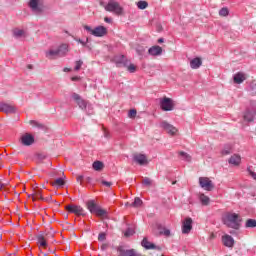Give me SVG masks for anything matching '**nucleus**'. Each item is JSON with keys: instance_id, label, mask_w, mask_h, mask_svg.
Listing matches in <instances>:
<instances>
[{"instance_id": "nucleus-50", "label": "nucleus", "mask_w": 256, "mask_h": 256, "mask_svg": "<svg viewBox=\"0 0 256 256\" xmlns=\"http://www.w3.org/2000/svg\"><path fill=\"white\" fill-rule=\"evenodd\" d=\"M248 172H249V175H251L252 179H254V181H256V173L251 171V169L248 168Z\"/></svg>"}, {"instance_id": "nucleus-56", "label": "nucleus", "mask_w": 256, "mask_h": 256, "mask_svg": "<svg viewBox=\"0 0 256 256\" xmlns=\"http://www.w3.org/2000/svg\"><path fill=\"white\" fill-rule=\"evenodd\" d=\"M164 42H165V39H163V38L158 39V43H164Z\"/></svg>"}, {"instance_id": "nucleus-26", "label": "nucleus", "mask_w": 256, "mask_h": 256, "mask_svg": "<svg viewBox=\"0 0 256 256\" xmlns=\"http://www.w3.org/2000/svg\"><path fill=\"white\" fill-rule=\"evenodd\" d=\"M83 28L85 31H87L90 35H94V37H97V27L92 28L89 25H84Z\"/></svg>"}, {"instance_id": "nucleus-1", "label": "nucleus", "mask_w": 256, "mask_h": 256, "mask_svg": "<svg viewBox=\"0 0 256 256\" xmlns=\"http://www.w3.org/2000/svg\"><path fill=\"white\" fill-rule=\"evenodd\" d=\"M222 223L230 229L239 231L241 229V216L234 212H228L222 217Z\"/></svg>"}, {"instance_id": "nucleus-2", "label": "nucleus", "mask_w": 256, "mask_h": 256, "mask_svg": "<svg viewBox=\"0 0 256 256\" xmlns=\"http://www.w3.org/2000/svg\"><path fill=\"white\" fill-rule=\"evenodd\" d=\"M69 53V44L63 43L59 46H51L45 51L47 59H55L57 57H65Z\"/></svg>"}, {"instance_id": "nucleus-8", "label": "nucleus", "mask_w": 256, "mask_h": 256, "mask_svg": "<svg viewBox=\"0 0 256 256\" xmlns=\"http://www.w3.org/2000/svg\"><path fill=\"white\" fill-rule=\"evenodd\" d=\"M20 142L24 147H31L35 143V137L29 133L23 134L20 138Z\"/></svg>"}, {"instance_id": "nucleus-37", "label": "nucleus", "mask_w": 256, "mask_h": 256, "mask_svg": "<svg viewBox=\"0 0 256 256\" xmlns=\"http://www.w3.org/2000/svg\"><path fill=\"white\" fill-rule=\"evenodd\" d=\"M143 205V200L141 198H135L134 202L132 203V207H141Z\"/></svg>"}, {"instance_id": "nucleus-10", "label": "nucleus", "mask_w": 256, "mask_h": 256, "mask_svg": "<svg viewBox=\"0 0 256 256\" xmlns=\"http://www.w3.org/2000/svg\"><path fill=\"white\" fill-rule=\"evenodd\" d=\"M191 229H193V219L191 218H186L182 224V233L184 235H187L191 233Z\"/></svg>"}, {"instance_id": "nucleus-6", "label": "nucleus", "mask_w": 256, "mask_h": 256, "mask_svg": "<svg viewBox=\"0 0 256 256\" xmlns=\"http://www.w3.org/2000/svg\"><path fill=\"white\" fill-rule=\"evenodd\" d=\"M199 185L205 191H213L215 186L213 185V181H211L208 177H200Z\"/></svg>"}, {"instance_id": "nucleus-18", "label": "nucleus", "mask_w": 256, "mask_h": 256, "mask_svg": "<svg viewBox=\"0 0 256 256\" xmlns=\"http://www.w3.org/2000/svg\"><path fill=\"white\" fill-rule=\"evenodd\" d=\"M133 160L138 163V165H147V156L145 154H136L133 157Z\"/></svg>"}, {"instance_id": "nucleus-59", "label": "nucleus", "mask_w": 256, "mask_h": 256, "mask_svg": "<svg viewBox=\"0 0 256 256\" xmlns=\"http://www.w3.org/2000/svg\"><path fill=\"white\" fill-rule=\"evenodd\" d=\"M235 233H236V232H235V229L230 231V234H231V235H235Z\"/></svg>"}, {"instance_id": "nucleus-60", "label": "nucleus", "mask_w": 256, "mask_h": 256, "mask_svg": "<svg viewBox=\"0 0 256 256\" xmlns=\"http://www.w3.org/2000/svg\"><path fill=\"white\" fill-rule=\"evenodd\" d=\"M28 69H33V66L32 65H28Z\"/></svg>"}, {"instance_id": "nucleus-45", "label": "nucleus", "mask_w": 256, "mask_h": 256, "mask_svg": "<svg viewBox=\"0 0 256 256\" xmlns=\"http://www.w3.org/2000/svg\"><path fill=\"white\" fill-rule=\"evenodd\" d=\"M105 239H107V233L100 232L98 235V241H105Z\"/></svg>"}, {"instance_id": "nucleus-17", "label": "nucleus", "mask_w": 256, "mask_h": 256, "mask_svg": "<svg viewBox=\"0 0 256 256\" xmlns=\"http://www.w3.org/2000/svg\"><path fill=\"white\" fill-rule=\"evenodd\" d=\"M148 53L152 57H158L161 55V53H163V48H161V46H152L148 49Z\"/></svg>"}, {"instance_id": "nucleus-46", "label": "nucleus", "mask_w": 256, "mask_h": 256, "mask_svg": "<svg viewBox=\"0 0 256 256\" xmlns=\"http://www.w3.org/2000/svg\"><path fill=\"white\" fill-rule=\"evenodd\" d=\"M105 169V164L101 161H97V171H103Z\"/></svg>"}, {"instance_id": "nucleus-5", "label": "nucleus", "mask_w": 256, "mask_h": 256, "mask_svg": "<svg viewBox=\"0 0 256 256\" xmlns=\"http://www.w3.org/2000/svg\"><path fill=\"white\" fill-rule=\"evenodd\" d=\"M160 109H162V111H173V109H175V103L173 102V99L167 97L161 98Z\"/></svg>"}, {"instance_id": "nucleus-61", "label": "nucleus", "mask_w": 256, "mask_h": 256, "mask_svg": "<svg viewBox=\"0 0 256 256\" xmlns=\"http://www.w3.org/2000/svg\"><path fill=\"white\" fill-rule=\"evenodd\" d=\"M70 71L69 68H64V72Z\"/></svg>"}, {"instance_id": "nucleus-33", "label": "nucleus", "mask_w": 256, "mask_h": 256, "mask_svg": "<svg viewBox=\"0 0 256 256\" xmlns=\"http://www.w3.org/2000/svg\"><path fill=\"white\" fill-rule=\"evenodd\" d=\"M98 183H100V185H102V187H111V185H113V182H109L103 178H99L98 179Z\"/></svg>"}, {"instance_id": "nucleus-22", "label": "nucleus", "mask_w": 256, "mask_h": 256, "mask_svg": "<svg viewBox=\"0 0 256 256\" xmlns=\"http://www.w3.org/2000/svg\"><path fill=\"white\" fill-rule=\"evenodd\" d=\"M142 247H144V249H159V246H156L155 244L149 242V240H147V238H144L141 242Z\"/></svg>"}, {"instance_id": "nucleus-41", "label": "nucleus", "mask_w": 256, "mask_h": 256, "mask_svg": "<svg viewBox=\"0 0 256 256\" xmlns=\"http://www.w3.org/2000/svg\"><path fill=\"white\" fill-rule=\"evenodd\" d=\"M45 159H47V155H45L43 153L37 154L38 163H41L42 161H45Z\"/></svg>"}, {"instance_id": "nucleus-29", "label": "nucleus", "mask_w": 256, "mask_h": 256, "mask_svg": "<svg viewBox=\"0 0 256 256\" xmlns=\"http://www.w3.org/2000/svg\"><path fill=\"white\" fill-rule=\"evenodd\" d=\"M52 187H63L65 185V180L63 178H57L54 182H50Z\"/></svg>"}, {"instance_id": "nucleus-27", "label": "nucleus", "mask_w": 256, "mask_h": 256, "mask_svg": "<svg viewBox=\"0 0 256 256\" xmlns=\"http://www.w3.org/2000/svg\"><path fill=\"white\" fill-rule=\"evenodd\" d=\"M13 35L16 37V39H20V37H25L27 34H26L25 30L16 28L13 30Z\"/></svg>"}, {"instance_id": "nucleus-38", "label": "nucleus", "mask_w": 256, "mask_h": 256, "mask_svg": "<svg viewBox=\"0 0 256 256\" xmlns=\"http://www.w3.org/2000/svg\"><path fill=\"white\" fill-rule=\"evenodd\" d=\"M227 15H229V9H227V8L220 9V11H219L220 17H227Z\"/></svg>"}, {"instance_id": "nucleus-34", "label": "nucleus", "mask_w": 256, "mask_h": 256, "mask_svg": "<svg viewBox=\"0 0 256 256\" xmlns=\"http://www.w3.org/2000/svg\"><path fill=\"white\" fill-rule=\"evenodd\" d=\"M145 51H146V48L143 46L136 47V52L138 53L139 57H145V54H144Z\"/></svg>"}, {"instance_id": "nucleus-48", "label": "nucleus", "mask_w": 256, "mask_h": 256, "mask_svg": "<svg viewBox=\"0 0 256 256\" xmlns=\"http://www.w3.org/2000/svg\"><path fill=\"white\" fill-rule=\"evenodd\" d=\"M161 233H162V235H165V237H169V235H171V230L164 229Z\"/></svg>"}, {"instance_id": "nucleus-58", "label": "nucleus", "mask_w": 256, "mask_h": 256, "mask_svg": "<svg viewBox=\"0 0 256 256\" xmlns=\"http://www.w3.org/2000/svg\"><path fill=\"white\" fill-rule=\"evenodd\" d=\"M72 81H79V78H77V77H72Z\"/></svg>"}, {"instance_id": "nucleus-36", "label": "nucleus", "mask_w": 256, "mask_h": 256, "mask_svg": "<svg viewBox=\"0 0 256 256\" xmlns=\"http://www.w3.org/2000/svg\"><path fill=\"white\" fill-rule=\"evenodd\" d=\"M246 228H254L256 227V220L254 219H248L245 224Z\"/></svg>"}, {"instance_id": "nucleus-47", "label": "nucleus", "mask_w": 256, "mask_h": 256, "mask_svg": "<svg viewBox=\"0 0 256 256\" xmlns=\"http://www.w3.org/2000/svg\"><path fill=\"white\" fill-rule=\"evenodd\" d=\"M83 65V61L79 60L75 62V71H79L81 69V66Z\"/></svg>"}, {"instance_id": "nucleus-35", "label": "nucleus", "mask_w": 256, "mask_h": 256, "mask_svg": "<svg viewBox=\"0 0 256 256\" xmlns=\"http://www.w3.org/2000/svg\"><path fill=\"white\" fill-rule=\"evenodd\" d=\"M38 243L40 247H47V241H45V237L43 235L38 236Z\"/></svg>"}, {"instance_id": "nucleus-16", "label": "nucleus", "mask_w": 256, "mask_h": 256, "mask_svg": "<svg viewBox=\"0 0 256 256\" xmlns=\"http://www.w3.org/2000/svg\"><path fill=\"white\" fill-rule=\"evenodd\" d=\"M222 243L225 247H233L235 245V239L231 235L225 234L222 236Z\"/></svg>"}, {"instance_id": "nucleus-44", "label": "nucleus", "mask_w": 256, "mask_h": 256, "mask_svg": "<svg viewBox=\"0 0 256 256\" xmlns=\"http://www.w3.org/2000/svg\"><path fill=\"white\" fill-rule=\"evenodd\" d=\"M124 67H127L129 73H135L136 71V67L133 64H127V66H124Z\"/></svg>"}, {"instance_id": "nucleus-30", "label": "nucleus", "mask_w": 256, "mask_h": 256, "mask_svg": "<svg viewBox=\"0 0 256 256\" xmlns=\"http://www.w3.org/2000/svg\"><path fill=\"white\" fill-rule=\"evenodd\" d=\"M179 157L182 159V161H186L187 163H190L191 161V155L184 151L179 152Z\"/></svg>"}, {"instance_id": "nucleus-7", "label": "nucleus", "mask_w": 256, "mask_h": 256, "mask_svg": "<svg viewBox=\"0 0 256 256\" xmlns=\"http://www.w3.org/2000/svg\"><path fill=\"white\" fill-rule=\"evenodd\" d=\"M65 209L68 211V213H73L74 215H85V210L79 205L70 204L67 205Z\"/></svg>"}, {"instance_id": "nucleus-54", "label": "nucleus", "mask_w": 256, "mask_h": 256, "mask_svg": "<svg viewBox=\"0 0 256 256\" xmlns=\"http://www.w3.org/2000/svg\"><path fill=\"white\" fill-rule=\"evenodd\" d=\"M104 137H105V139H109V137H110V134H109V132H107V131H104Z\"/></svg>"}, {"instance_id": "nucleus-21", "label": "nucleus", "mask_w": 256, "mask_h": 256, "mask_svg": "<svg viewBox=\"0 0 256 256\" xmlns=\"http://www.w3.org/2000/svg\"><path fill=\"white\" fill-rule=\"evenodd\" d=\"M256 117V111H246L244 114V121H247L248 123H251Z\"/></svg>"}, {"instance_id": "nucleus-62", "label": "nucleus", "mask_w": 256, "mask_h": 256, "mask_svg": "<svg viewBox=\"0 0 256 256\" xmlns=\"http://www.w3.org/2000/svg\"><path fill=\"white\" fill-rule=\"evenodd\" d=\"M100 5H103V2H102V1H100Z\"/></svg>"}, {"instance_id": "nucleus-23", "label": "nucleus", "mask_w": 256, "mask_h": 256, "mask_svg": "<svg viewBox=\"0 0 256 256\" xmlns=\"http://www.w3.org/2000/svg\"><path fill=\"white\" fill-rule=\"evenodd\" d=\"M201 65H203V62L200 60V58H194L190 61L191 69H199Z\"/></svg>"}, {"instance_id": "nucleus-31", "label": "nucleus", "mask_w": 256, "mask_h": 256, "mask_svg": "<svg viewBox=\"0 0 256 256\" xmlns=\"http://www.w3.org/2000/svg\"><path fill=\"white\" fill-rule=\"evenodd\" d=\"M107 28L105 26H97V37H105Z\"/></svg>"}, {"instance_id": "nucleus-57", "label": "nucleus", "mask_w": 256, "mask_h": 256, "mask_svg": "<svg viewBox=\"0 0 256 256\" xmlns=\"http://www.w3.org/2000/svg\"><path fill=\"white\" fill-rule=\"evenodd\" d=\"M101 249L102 251H105V249H107V245L106 244L102 245Z\"/></svg>"}, {"instance_id": "nucleus-32", "label": "nucleus", "mask_w": 256, "mask_h": 256, "mask_svg": "<svg viewBox=\"0 0 256 256\" xmlns=\"http://www.w3.org/2000/svg\"><path fill=\"white\" fill-rule=\"evenodd\" d=\"M136 5H137L138 9H141V10L147 9V7H149V3H147V1H143V0L138 1Z\"/></svg>"}, {"instance_id": "nucleus-15", "label": "nucleus", "mask_w": 256, "mask_h": 256, "mask_svg": "<svg viewBox=\"0 0 256 256\" xmlns=\"http://www.w3.org/2000/svg\"><path fill=\"white\" fill-rule=\"evenodd\" d=\"M86 207L92 215H97V200H88L86 202Z\"/></svg>"}, {"instance_id": "nucleus-19", "label": "nucleus", "mask_w": 256, "mask_h": 256, "mask_svg": "<svg viewBox=\"0 0 256 256\" xmlns=\"http://www.w3.org/2000/svg\"><path fill=\"white\" fill-rule=\"evenodd\" d=\"M76 181L80 185H83V181H85V183H87L88 185H93V178L89 176L84 177L83 175H78L76 177Z\"/></svg>"}, {"instance_id": "nucleus-55", "label": "nucleus", "mask_w": 256, "mask_h": 256, "mask_svg": "<svg viewBox=\"0 0 256 256\" xmlns=\"http://www.w3.org/2000/svg\"><path fill=\"white\" fill-rule=\"evenodd\" d=\"M30 124H31V125H36V126H38L37 122H36V121H33V120L30 121Z\"/></svg>"}, {"instance_id": "nucleus-52", "label": "nucleus", "mask_w": 256, "mask_h": 256, "mask_svg": "<svg viewBox=\"0 0 256 256\" xmlns=\"http://www.w3.org/2000/svg\"><path fill=\"white\" fill-rule=\"evenodd\" d=\"M92 167H93L94 171H97V161L93 162Z\"/></svg>"}, {"instance_id": "nucleus-40", "label": "nucleus", "mask_w": 256, "mask_h": 256, "mask_svg": "<svg viewBox=\"0 0 256 256\" xmlns=\"http://www.w3.org/2000/svg\"><path fill=\"white\" fill-rule=\"evenodd\" d=\"M128 117H129L130 119H135V117H137V110L131 109V110L128 112Z\"/></svg>"}, {"instance_id": "nucleus-24", "label": "nucleus", "mask_w": 256, "mask_h": 256, "mask_svg": "<svg viewBox=\"0 0 256 256\" xmlns=\"http://www.w3.org/2000/svg\"><path fill=\"white\" fill-rule=\"evenodd\" d=\"M228 163H230V165H239L241 163V156L234 154L230 157Z\"/></svg>"}, {"instance_id": "nucleus-3", "label": "nucleus", "mask_w": 256, "mask_h": 256, "mask_svg": "<svg viewBox=\"0 0 256 256\" xmlns=\"http://www.w3.org/2000/svg\"><path fill=\"white\" fill-rule=\"evenodd\" d=\"M105 11H108L109 13H115L116 15H122L123 14V7H121V4L119 2H116L114 0H110L107 5H104Z\"/></svg>"}, {"instance_id": "nucleus-11", "label": "nucleus", "mask_w": 256, "mask_h": 256, "mask_svg": "<svg viewBox=\"0 0 256 256\" xmlns=\"http://www.w3.org/2000/svg\"><path fill=\"white\" fill-rule=\"evenodd\" d=\"M71 97L75 101V103H77L80 109H87V106H88L87 101L83 100V98H81L79 94L72 93Z\"/></svg>"}, {"instance_id": "nucleus-25", "label": "nucleus", "mask_w": 256, "mask_h": 256, "mask_svg": "<svg viewBox=\"0 0 256 256\" xmlns=\"http://www.w3.org/2000/svg\"><path fill=\"white\" fill-rule=\"evenodd\" d=\"M199 201L202 203V205L207 206L211 202V199L205 194H200Z\"/></svg>"}, {"instance_id": "nucleus-20", "label": "nucleus", "mask_w": 256, "mask_h": 256, "mask_svg": "<svg viewBox=\"0 0 256 256\" xmlns=\"http://www.w3.org/2000/svg\"><path fill=\"white\" fill-rule=\"evenodd\" d=\"M245 79H246V77L243 72H238L233 77L234 83H236L237 85H241V83H243V81H245Z\"/></svg>"}, {"instance_id": "nucleus-39", "label": "nucleus", "mask_w": 256, "mask_h": 256, "mask_svg": "<svg viewBox=\"0 0 256 256\" xmlns=\"http://www.w3.org/2000/svg\"><path fill=\"white\" fill-rule=\"evenodd\" d=\"M152 183H153V180L147 177H145L142 182V184L145 185L146 187H151Z\"/></svg>"}, {"instance_id": "nucleus-43", "label": "nucleus", "mask_w": 256, "mask_h": 256, "mask_svg": "<svg viewBox=\"0 0 256 256\" xmlns=\"http://www.w3.org/2000/svg\"><path fill=\"white\" fill-rule=\"evenodd\" d=\"M76 41L78 43H80L81 45H83V47H88V49H89V45H87V43H89V38H86V41H83L81 39H76Z\"/></svg>"}, {"instance_id": "nucleus-28", "label": "nucleus", "mask_w": 256, "mask_h": 256, "mask_svg": "<svg viewBox=\"0 0 256 256\" xmlns=\"http://www.w3.org/2000/svg\"><path fill=\"white\" fill-rule=\"evenodd\" d=\"M125 237H131L135 235V225H130L124 233Z\"/></svg>"}, {"instance_id": "nucleus-42", "label": "nucleus", "mask_w": 256, "mask_h": 256, "mask_svg": "<svg viewBox=\"0 0 256 256\" xmlns=\"http://www.w3.org/2000/svg\"><path fill=\"white\" fill-rule=\"evenodd\" d=\"M30 197L33 199V201H37V199H43V196L40 194V192H36L35 194H32Z\"/></svg>"}, {"instance_id": "nucleus-9", "label": "nucleus", "mask_w": 256, "mask_h": 256, "mask_svg": "<svg viewBox=\"0 0 256 256\" xmlns=\"http://www.w3.org/2000/svg\"><path fill=\"white\" fill-rule=\"evenodd\" d=\"M116 67H127L129 60L125 58V55L114 56L112 59Z\"/></svg>"}, {"instance_id": "nucleus-53", "label": "nucleus", "mask_w": 256, "mask_h": 256, "mask_svg": "<svg viewBox=\"0 0 256 256\" xmlns=\"http://www.w3.org/2000/svg\"><path fill=\"white\" fill-rule=\"evenodd\" d=\"M231 153L230 150H222V155H229Z\"/></svg>"}, {"instance_id": "nucleus-13", "label": "nucleus", "mask_w": 256, "mask_h": 256, "mask_svg": "<svg viewBox=\"0 0 256 256\" xmlns=\"http://www.w3.org/2000/svg\"><path fill=\"white\" fill-rule=\"evenodd\" d=\"M97 217L102 219L103 223H106L109 219V211L107 209H103L101 206H97Z\"/></svg>"}, {"instance_id": "nucleus-49", "label": "nucleus", "mask_w": 256, "mask_h": 256, "mask_svg": "<svg viewBox=\"0 0 256 256\" xmlns=\"http://www.w3.org/2000/svg\"><path fill=\"white\" fill-rule=\"evenodd\" d=\"M87 110V113L88 115H93V108L91 107V105L88 104V106L86 107Z\"/></svg>"}, {"instance_id": "nucleus-51", "label": "nucleus", "mask_w": 256, "mask_h": 256, "mask_svg": "<svg viewBox=\"0 0 256 256\" xmlns=\"http://www.w3.org/2000/svg\"><path fill=\"white\" fill-rule=\"evenodd\" d=\"M105 23H113V19L109 17L104 18Z\"/></svg>"}, {"instance_id": "nucleus-12", "label": "nucleus", "mask_w": 256, "mask_h": 256, "mask_svg": "<svg viewBox=\"0 0 256 256\" xmlns=\"http://www.w3.org/2000/svg\"><path fill=\"white\" fill-rule=\"evenodd\" d=\"M160 127L164 129L169 135H176L177 134V128H175L173 125L169 124L167 121H163L160 123Z\"/></svg>"}, {"instance_id": "nucleus-14", "label": "nucleus", "mask_w": 256, "mask_h": 256, "mask_svg": "<svg viewBox=\"0 0 256 256\" xmlns=\"http://www.w3.org/2000/svg\"><path fill=\"white\" fill-rule=\"evenodd\" d=\"M0 111L9 115V113H15L16 109L15 106L2 102L0 103Z\"/></svg>"}, {"instance_id": "nucleus-4", "label": "nucleus", "mask_w": 256, "mask_h": 256, "mask_svg": "<svg viewBox=\"0 0 256 256\" xmlns=\"http://www.w3.org/2000/svg\"><path fill=\"white\" fill-rule=\"evenodd\" d=\"M28 5L33 13H36V15H39V13H43L45 9L42 0H30Z\"/></svg>"}]
</instances>
